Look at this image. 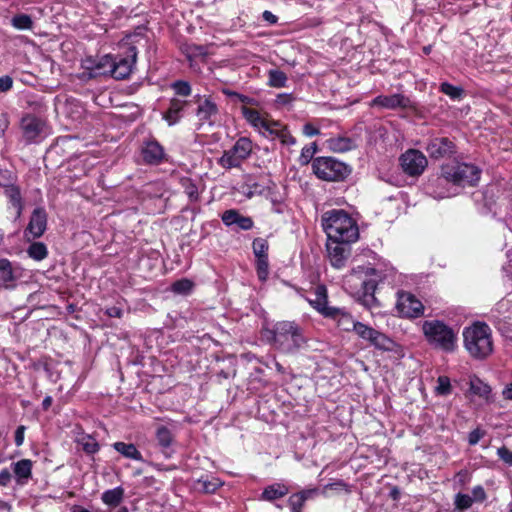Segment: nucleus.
<instances>
[{"mask_svg":"<svg viewBox=\"0 0 512 512\" xmlns=\"http://www.w3.org/2000/svg\"><path fill=\"white\" fill-rule=\"evenodd\" d=\"M481 170L474 164L452 161L441 167V174L427 185L430 193L438 199L458 193V187L474 186L480 179Z\"/></svg>","mask_w":512,"mask_h":512,"instance_id":"obj_1","label":"nucleus"},{"mask_svg":"<svg viewBox=\"0 0 512 512\" xmlns=\"http://www.w3.org/2000/svg\"><path fill=\"white\" fill-rule=\"evenodd\" d=\"M321 224L329 240L353 243L359 237L357 222L344 210L326 211L321 217Z\"/></svg>","mask_w":512,"mask_h":512,"instance_id":"obj_2","label":"nucleus"},{"mask_svg":"<svg viewBox=\"0 0 512 512\" xmlns=\"http://www.w3.org/2000/svg\"><path fill=\"white\" fill-rule=\"evenodd\" d=\"M136 59L137 49L135 46L127 47L123 55L116 57L105 55L92 69L91 76L110 74L117 80L125 79L131 74Z\"/></svg>","mask_w":512,"mask_h":512,"instance_id":"obj_3","label":"nucleus"},{"mask_svg":"<svg viewBox=\"0 0 512 512\" xmlns=\"http://www.w3.org/2000/svg\"><path fill=\"white\" fill-rule=\"evenodd\" d=\"M463 338L465 349L475 359L486 358L493 350L491 329L485 323L476 322L466 327Z\"/></svg>","mask_w":512,"mask_h":512,"instance_id":"obj_4","label":"nucleus"},{"mask_svg":"<svg viewBox=\"0 0 512 512\" xmlns=\"http://www.w3.org/2000/svg\"><path fill=\"white\" fill-rule=\"evenodd\" d=\"M271 334L273 345L284 353H295L305 343L302 328L293 321L277 322Z\"/></svg>","mask_w":512,"mask_h":512,"instance_id":"obj_5","label":"nucleus"},{"mask_svg":"<svg viewBox=\"0 0 512 512\" xmlns=\"http://www.w3.org/2000/svg\"><path fill=\"white\" fill-rule=\"evenodd\" d=\"M423 333L432 346L444 352H453L457 347V333L439 320H427L422 325Z\"/></svg>","mask_w":512,"mask_h":512,"instance_id":"obj_6","label":"nucleus"},{"mask_svg":"<svg viewBox=\"0 0 512 512\" xmlns=\"http://www.w3.org/2000/svg\"><path fill=\"white\" fill-rule=\"evenodd\" d=\"M314 174L324 181H343L351 169L344 162L333 157H317L312 162Z\"/></svg>","mask_w":512,"mask_h":512,"instance_id":"obj_7","label":"nucleus"},{"mask_svg":"<svg viewBox=\"0 0 512 512\" xmlns=\"http://www.w3.org/2000/svg\"><path fill=\"white\" fill-rule=\"evenodd\" d=\"M252 152V142L246 137L239 138L232 148L224 151L219 158L218 164L225 168H237L246 160Z\"/></svg>","mask_w":512,"mask_h":512,"instance_id":"obj_8","label":"nucleus"},{"mask_svg":"<svg viewBox=\"0 0 512 512\" xmlns=\"http://www.w3.org/2000/svg\"><path fill=\"white\" fill-rule=\"evenodd\" d=\"M381 280L380 272L370 266H359L347 276V283L355 282V287H357V282H359L365 296H372Z\"/></svg>","mask_w":512,"mask_h":512,"instance_id":"obj_9","label":"nucleus"},{"mask_svg":"<svg viewBox=\"0 0 512 512\" xmlns=\"http://www.w3.org/2000/svg\"><path fill=\"white\" fill-rule=\"evenodd\" d=\"M355 333L361 339L369 342V344L374 346L376 349L382 351L393 350L394 342L389 337L366 324H363L361 322L358 323L357 330Z\"/></svg>","mask_w":512,"mask_h":512,"instance_id":"obj_10","label":"nucleus"},{"mask_svg":"<svg viewBox=\"0 0 512 512\" xmlns=\"http://www.w3.org/2000/svg\"><path fill=\"white\" fill-rule=\"evenodd\" d=\"M195 102L197 104L195 115L200 125L208 124L209 126H212L219 114L217 103L211 96L201 95L195 96Z\"/></svg>","mask_w":512,"mask_h":512,"instance_id":"obj_11","label":"nucleus"},{"mask_svg":"<svg viewBox=\"0 0 512 512\" xmlns=\"http://www.w3.org/2000/svg\"><path fill=\"white\" fill-rule=\"evenodd\" d=\"M400 163L403 171L410 176L422 174L427 167L426 156L418 150L410 149L400 157Z\"/></svg>","mask_w":512,"mask_h":512,"instance_id":"obj_12","label":"nucleus"},{"mask_svg":"<svg viewBox=\"0 0 512 512\" xmlns=\"http://www.w3.org/2000/svg\"><path fill=\"white\" fill-rule=\"evenodd\" d=\"M398 312L407 318H417L423 314L422 302L409 292H399L396 304Z\"/></svg>","mask_w":512,"mask_h":512,"instance_id":"obj_13","label":"nucleus"},{"mask_svg":"<svg viewBox=\"0 0 512 512\" xmlns=\"http://www.w3.org/2000/svg\"><path fill=\"white\" fill-rule=\"evenodd\" d=\"M349 245L350 243L343 241L327 240L326 248L328 259L334 268L341 269L345 266L351 254Z\"/></svg>","mask_w":512,"mask_h":512,"instance_id":"obj_14","label":"nucleus"},{"mask_svg":"<svg viewBox=\"0 0 512 512\" xmlns=\"http://www.w3.org/2000/svg\"><path fill=\"white\" fill-rule=\"evenodd\" d=\"M140 153L143 162L148 165H159L166 157L163 146L154 138L143 141Z\"/></svg>","mask_w":512,"mask_h":512,"instance_id":"obj_15","label":"nucleus"},{"mask_svg":"<svg viewBox=\"0 0 512 512\" xmlns=\"http://www.w3.org/2000/svg\"><path fill=\"white\" fill-rule=\"evenodd\" d=\"M369 106L394 110L397 108L406 109L411 107L412 104L409 97L396 93L392 95H379L370 102Z\"/></svg>","mask_w":512,"mask_h":512,"instance_id":"obj_16","label":"nucleus"},{"mask_svg":"<svg viewBox=\"0 0 512 512\" xmlns=\"http://www.w3.org/2000/svg\"><path fill=\"white\" fill-rule=\"evenodd\" d=\"M426 151L431 158L439 159L454 154L455 144L447 137H434L428 141Z\"/></svg>","mask_w":512,"mask_h":512,"instance_id":"obj_17","label":"nucleus"},{"mask_svg":"<svg viewBox=\"0 0 512 512\" xmlns=\"http://www.w3.org/2000/svg\"><path fill=\"white\" fill-rule=\"evenodd\" d=\"M321 495L319 487H307L295 493H292L288 498V506L292 512H300L307 501L315 500Z\"/></svg>","mask_w":512,"mask_h":512,"instance_id":"obj_18","label":"nucleus"},{"mask_svg":"<svg viewBox=\"0 0 512 512\" xmlns=\"http://www.w3.org/2000/svg\"><path fill=\"white\" fill-rule=\"evenodd\" d=\"M23 136L28 142H36L42 136L45 123L34 115H26L21 120Z\"/></svg>","mask_w":512,"mask_h":512,"instance_id":"obj_19","label":"nucleus"},{"mask_svg":"<svg viewBox=\"0 0 512 512\" xmlns=\"http://www.w3.org/2000/svg\"><path fill=\"white\" fill-rule=\"evenodd\" d=\"M306 299L309 304L324 317H327L328 312L332 311L334 308L328 306V292L324 285L314 287L309 292V296Z\"/></svg>","mask_w":512,"mask_h":512,"instance_id":"obj_20","label":"nucleus"},{"mask_svg":"<svg viewBox=\"0 0 512 512\" xmlns=\"http://www.w3.org/2000/svg\"><path fill=\"white\" fill-rule=\"evenodd\" d=\"M47 225V214L43 208H36L33 210L30 221L25 230V234H31L33 238L41 237Z\"/></svg>","mask_w":512,"mask_h":512,"instance_id":"obj_21","label":"nucleus"},{"mask_svg":"<svg viewBox=\"0 0 512 512\" xmlns=\"http://www.w3.org/2000/svg\"><path fill=\"white\" fill-rule=\"evenodd\" d=\"M221 220L226 226L236 225L241 230H250L254 226L251 217L244 216L236 209H229L223 212Z\"/></svg>","mask_w":512,"mask_h":512,"instance_id":"obj_22","label":"nucleus"},{"mask_svg":"<svg viewBox=\"0 0 512 512\" xmlns=\"http://www.w3.org/2000/svg\"><path fill=\"white\" fill-rule=\"evenodd\" d=\"M334 320L337 326L343 331L357 330L358 323L352 316L340 308L334 307L332 311L328 312L327 317Z\"/></svg>","mask_w":512,"mask_h":512,"instance_id":"obj_23","label":"nucleus"},{"mask_svg":"<svg viewBox=\"0 0 512 512\" xmlns=\"http://www.w3.org/2000/svg\"><path fill=\"white\" fill-rule=\"evenodd\" d=\"M289 492L290 487L286 483L274 482L263 489L260 499L272 502L286 496Z\"/></svg>","mask_w":512,"mask_h":512,"instance_id":"obj_24","label":"nucleus"},{"mask_svg":"<svg viewBox=\"0 0 512 512\" xmlns=\"http://www.w3.org/2000/svg\"><path fill=\"white\" fill-rule=\"evenodd\" d=\"M16 481L20 485L26 484L32 477V461L22 459L12 464Z\"/></svg>","mask_w":512,"mask_h":512,"instance_id":"obj_25","label":"nucleus"},{"mask_svg":"<svg viewBox=\"0 0 512 512\" xmlns=\"http://www.w3.org/2000/svg\"><path fill=\"white\" fill-rule=\"evenodd\" d=\"M186 101L172 98L169 103L167 111L163 114V118L167 121L168 125L172 126L179 122L181 118V112L183 111Z\"/></svg>","mask_w":512,"mask_h":512,"instance_id":"obj_26","label":"nucleus"},{"mask_svg":"<svg viewBox=\"0 0 512 512\" xmlns=\"http://www.w3.org/2000/svg\"><path fill=\"white\" fill-rule=\"evenodd\" d=\"M355 141L347 136H335L327 140V147L336 153H344L355 148Z\"/></svg>","mask_w":512,"mask_h":512,"instance_id":"obj_27","label":"nucleus"},{"mask_svg":"<svg viewBox=\"0 0 512 512\" xmlns=\"http://www.w3.org/2000/svg\"><path fill=\"white\" fill-rule=\"evenodd\" d=\"M4 195L9 199V202L16 210V218H19L23 210V202L19 187L15 185H5Z\"/></svg>","mask_w":512,"mask_h":512,"instance_id":"obj_28","label":"nucleus"},{"mask_svg":"<svg viewBox=\"0 0 512 512\" xmlns=\"http://www.w3.org/2000/svg\"><path fill=\"white\" fill-rule=\"evenodd\" d=\"M113 448L118 453H120L122 456H124L125 458L140 461V462L143 461L142 454L136 448V446L132 443L115 442L113 444Z\"/></svg>","mask_w":512,"mask_h":512,"instance_id":"obj_29","label":"nucleus"},{"mask_svg":"<svg viewBox=\"0 0 512 512\" xmlns=\"http://www.w3.org/2000/svg\"><path fill=\"white\" fill-rule=\"evenodd\" d=\"M241 113L246 121L257 129L259 132L262 131V127L266 125V119L262 118L260 113L246 106L241 107Z\"/></svg>","mask_w":512,"mask_h":512,"instance_id":"obj_30","label":"nucleus"},{"mask_svg":"<svg viewBox=\"0 0 512 512\" xmlns=\"http://www.w3.org/2000/svg\"><path fill=\"white\" fill-rule=\"evenodd\" d=\"M124 489L122 487H116L109 489L102 494V501L111 508L117 507L123 500Z\"/></svg>","mask_w":512,"mask_h":512,"instance_id":"obj_31","label":"nucleus"},{"mask_svg":"<svg viewBox=\"0 0 512 512\" xmlns=\"http://www.w3.org/2000/svg\"><path fill=\"white\" fill-rule=\"evenodd\" d=\"M155 436L158 445L163 449L169 448L174 441V436L172 432L166 426L157 427Z\"/></svg>","mask_w":512,"mask_h":512,"instance_id":"obj_32","label":"nucleus"},{"mask_svg":"<svg viewBox=\"0 0 512 512\" xmlns=\"http://www.w3.org/2000/svg\"><path fill=\"white\" fill-rule=\"evenodd\" d=\"M14 280L12 266L9 260H0V286L7 287Z\"/></svg>","mask_w":512,"mask_h":512,"instance_id":"obj_33","label":"nucleus"},{"mask_svg":"<svg viewBox=\"0 0 512 512\" xmlns=\"http://www.w3.org/2000/svg\"><path fill=\"white\" fill-rule=\"evenodd\" d=\"M30 258L36 261H42L48 255L47 247L42 242H33L27 249Z\"/></svg>","mask_w":512,"mask_h":512,"instance_id":"obj_34","label":"nucleus"},{"mask_svg":"<svg viewBox=\"0 0 512 512\" xmlns=\"http://www.w3.org/2000/svg\"><path fill=\"white\" fill-rule=\"evenodd\" d=\"M287 83L286 74L278 69H271L268 72V85L274 88L285 87Z\"/></svg>","mask_w":512,"mask_h":512,"instance_id":"obj_35","label":"nucleus"},{"mask_svg":"<svg viewBox=\"0 0 512 512\" xmlns=\"http://www.w3.org/2000/svg\"><path fill=\"white\" fill-rule=\"evenodd\" d=\"M439 90L452 100H461L464 96V89L462 87L454 86L448 82L441 83Z\"/></svg>","mask_w":512,"mask_h":512,"instance_id":"obj_36","label":"nucleus"},{"mask_svg":"<svg viewBox=\"0 0 512 512\" xmlns=\"http://www.w3.org/2000/svg\"><path fill=\"white\" fill-rule=\"evenodd\" d=\"M220 485V481L214 477L201 478L197 481L196 489L204 493H214Z\"/></svg>","mask_w":512,"mask_h":512,"instance_id":"obj_37","label":"nucleus"},{"mask_svg":"<svg viewBox=\"0 0 512 512\" xmlns=\"http://www.w3.org/2000/svg\"><path fill=\"white\" fill-rule=\"evenodd\" d=\"M470 391L476 395L481 397H488L491 392V388L489 385L484 383L481 379L476 376H473L470 379Z\"/></svg>","mask_w":512,"mask_h":512,"instance_id":"obj_38","label":"nucleus"},{"mask_svg":"<svg viewBox=\"0 0 512 512\" xmlns=\"http://www.w3.org/2000/svg\"><path fill=\"white\" fill-rule=\"evenodd\" d=\"M329 490L336 491L338 493L343 492L346 494L351 492L350 486L341 479H334L331 482H329L328 484H326L323 487V489H321V494H325Z\"/></svg>","mask_w":512,"mask_h":512,"instance_id":"obj_39","label":"nucleus"},{"mask_svg":"<svg viewBox=\"0 0 512 512\" xmlns=\"http://www.w3.org/2000/svg\"><path fill=\"white\" fill-rule=\"evenodd\" d=\"M11 25L18 30H30L32 29L33 21L27 14H17L11 19Z\"/></svg>","mask_w":512,"mask_h":512,"instance_id":"obj_40","label":"nucleus"},{"mask_svg":"<svg viewBox=\"0 0 512 512\" xmlns=\"http://www.w3.org/2000/svg\"><path fill=\"white\" fill-rule=\"evenodd\" d=\"M78 442L87 454H95L99 451L100 446L98 442L90 435L81 437Z\"/></svg>","mask_w":512,"mask_h":512,"instance_id":"obj_41","label":"nucleus"},{"mask_svg":"<svg viewBox=\"0 0 512 512\" xmlns=\"http://www.w3.org/2000/svg\"><path fill=\"white\" fill-rule=\"evenodd\" d=\"M194 283L189 279H181L173 283L172 291L176 294L187 295L192 292Z\"/></svg>","mask_w":512,"mask_h":512,"instance_id":"obj_42","label":"nucleus"},{"mask_svg":"<svg viewBox=\"0 0 512 512\" xmlns=\"http://www.w3.org/2000/svg\"><path fill=\"white\" fill-rule=\"evenodd\" d=\"M253 252L257 259L268 258V242L263 238H256L252 244Z\"/></svg>","mask_w":512,"mask_h":512,"instance_id":"obj_43","label":"nucleus"},{"mask_svg":"<svg viewBox=\"0 0 512 512\" xmlns=\"http://www.w3.org/2000/svg\"><path fill=\"white\" fill-rule=\"evenodd\" d=\"M182 186L190 201L195 202L199 199L198 187L191 179H184Z\"/></svg>","mask_w":512,"mask_h":512,"instance_id":"obj_44","label":"nucleus"},{"mask_svg":"<svg viewBox=\"0 0 512 512\" xmlns=\"http://www.w3.org/2000/svg\"><path fill=\"white\" fill-rule=\"evenodd\" d=\"M452 391L450 379L447 376H439L437 378V385L435 387V392L437 395L446 396L449 395Z\"/></svg>","mask_w":512,"mask_h":512,"instance_id":"obj_45","label":"nucleus"},{"mask_svg":"<svg viewBox=\"0 0 512 512\" xmlns=\"http://www.w3.org/2000/svg\"><path fill=\"white\" fill-rule=\"evenodd\" d=\"M281 129L282 126L279 122L266 120V125L262 127L261 133L271 139H277V132H280Z\"/></svg>","mask_w":512,"mask_h":512,"instance_id":"obj_46","label":"nucleus"},{"mask_svg":"<svg viewBox=\"0 0 512 512\" xmlns=\"http://www.w3.org/2000/svg\"><path fill=\"white\" fill-rule=\"evenodd\" d=\"M228 97H230L234 101H238L243 103V106L248 107V105L254 106L258 105V101L254 98L248 97L246 95L240 94L235 91H225L224 92Z\"/></svg>","mask_w":512,"mask_h":512,"instance_id":"obj_47","label":"nucleus"},{"mask_svg":"<svg viewBox=\"0 0 512 512\" xmlns=\"http://www.w3.org/2000/svg\"><path fill=\"white\" fill-rule=\"evenodd\" d=\"M172 89L180 96H189L191 94V86L187 81H175L171 84Z\"/></svg>","mask_w":512,"mask_h":512,"instance_id":"obj_48","label":"nucleus"},{"mask_svg":"<svg viewBox=\"0 0 512 512\" xmlns=\"http://www.w3.org/2000/svg\"><path fill=\"white\" fill-rule=\"evenodd\" d=\"M473 503L472 497L469 494L458 493L455 497V504L458 509H468Z\"/></svg>","mask_w":512,"mask_h":512,"instance_id":"obj_49","label":"nucleus"},{"mask_svg":"<svg viewBox=\"0 0 512 512\" xmlns=\"http://www.w3.org/2000/svg\"><path fill=\"white\" fill-rule=\"evenodd\" d=\"M268 258L257 259V275L261 281H265L268 277Z\"/></svg>","mask_w":512,"mask_h":512,"instance_id":"obj_50","label":"nucleus"},{"mask_svg":"<svg viewBox=\"0 0 512 512\" xmlns=\"http://www.w3.org/2000/svg\"><path fill=\"white\" fill-rule=\"evenodd\" d=\"M277 139L284 145H294L296 143V139L284 127H282L280 132H277Z\"/></svg>","mask_w":512,"mask_h":512,"instance_id":"obj_51","label":"nucleus"},{"mask_svg":"<svg viewBox=\"0 0 512 512\" xmlns=\"http://www.w3.org/2000/svg\"><path fill=\"white\" fill-rule=\"evenodd\" d=\"M316 150H317L316 143H312L310 146L303 147L302 151H301V159L303 160V163H308L312 159Z\"/></svg>","mask_w":512,"mask_h":512,"instance_id":"obj_52","label":"nucleus"},{"mask_svg":"<svg viewBox=\"0 0 512 512\" xmlns=\"http://www.w3.org/2000/svg\"><path fill=\"white\" fill-rule=\"evenodd\" d=\"M473 502H483L486 499V493L482 486L478 485L475 486L472 491L471 495Z\"/></svg>","mask_w":512,"mask_h":512,"instance_id":"obj_53","label":"nucleus"},{"mask_svg":"<svg viewBox=\"0 0 512 512\" xmlns=\"http://www.w3.org/2000/svg\"><path fill=\"white\" fill-rule=\"evenodd\" d=\"M497 454L506 464L512 465V451H510L508 448L500 447L497 451Z\"/></svg>","mask_w":512,"mask_h":512,"instance_id":"obj_54","label":"nucleus"},{"mask_svg":"<svg viewBox=\"0 0 512 512\" xmlns=\"http://www.w3.org/2000/svg\"><path fill=\"white\" fill-rule=\"evenodd\" d=\"M484 436V432L479 428L474 429L469 433L468 442L470 445H476L480 439Z\"/></svg>","mask_w":512,"mask_h":512,"instance_id":"obj_55","label":"nucleus"},{"mask_svg":"<svg viewBox=\"0 0 512 512\" xmlns=\"http://www.w3.org/2000/svg\"><path fill=\"white\" fill-rule=\"evenodd\" d=\"M13 80L10 76L0 77V92H7L12 88Z\"/></svg>","mask_w":512,"mask_h":512,"instance_id":"obj_56","label":"nucleus"},{"mask_svg":"<svg viewBox=\"0 0 512 512\" xmlns=\"http://www.w3.org/2000/svg\"><path fill=\"white\" fill-rule=\"evenodd\" d=\"M303 134L307 137H313L320 134V130L311 123H306L303 126Z\"/></svg>","mask_w":512,"mask_h":512,"instance_id":"obj_57","label":"nucleus"},{"mask_svg":"<svg viewBox=\"0 0 512 512\" xmlns=\"http://www.w3.org/2000/svg\"><path fill=\"white\" fill-rule=\"evenodd\" d=\"M12 475L8 469H2L0 471V485L7 486L11 481Z\"/></svg>","mask_w":512,"mask_h":512,"instance_id":"obj_58","label":"nucleus"},{"mask_svg":"<svg viewBox=\"0 0 512 512\" xmlns=\"http://www.w3.org/2000/svg\"><path fill=\"white\" fill-rule=\"evenodd\" d=\"M105 314L109 317H113V318H121L122 317V310L121 308L117 307V306H111V307H108L106 310H105Z\"/></svg>","mask_w":512,"mask_h":512,"instance_id":"obj_59","label":"nucleus"},{"mask_svg":"<svg viewBox=\"0 0 512 512\" xmlns=\"http://www.w3.org/2000/svg\"><path fill=\"white\" fill-rule=\"evenodd\" d=\"M25 426H19L15 431V444L21 446L24 442Z\"/></svg>","mask_w":512,"mask_h":512,"instance_id":"obj_60","label":"nucleus"},{"mask_svg":"<svg viewBox=\"0 0 512 512\" xmlns=\"http://www.w3.org/2000/svg\"><path fill=\"white\" fill-rule=\"evenodd\" d=\"M262 17L265 21L269 22L270 24H275L277 23V16H275L272 12L270 11H264L263 14H262Z\"/></svg>","mask_w":512,"mask_h":512,"instance_id":"obj_61","label":"nucleus"},{"mask_svg":"<svg viewBox=\"0 0 512 512\" xmlns=\"http://www.w3.org/2000/svg\"><path fill=\"white\" fill-rule=\"evenodd\" d=\"M389 496H390V498H391V499H393V500H395V501H396V500H399V499H400V497H401V491H400V489H399L398 487H396V486H395V487H392V488H391V490H390V492H389Z\"/></svg>","mask_w":512,"mask_h":512,"instance_id":"obj_62","label":"nucleus"},{"mask_svg":"<svg viewBox=\"0 0 512 512\" xmlns=\"http://www.w3.org/2000/svg\"><path fill=\"white\" fill-rule=\"evenodd\" d=\"M52 401H53V400H52V397H51V396H46V397L44 398L43 402H42V406H43V408H44L45 410H46V409H48V408L51 406Z\"/></svg>","mask_w":512,"mask_h":512,"instance_id":"obj_63","label":"nucleus"},{"mask_svg":"<svg viewBox=\"0 0 512 512\" xmlns=\"http://www.w3.org/2000/svg\"><path fill=\"white\" fill-rule=\"evenodd\" d=\"M505 398L512 399V383L503 391Z\"/></svg>","mask_w":512,"mask_h":512,"instance_id":"obj_64","label":"nucleus"}]
</instances>
